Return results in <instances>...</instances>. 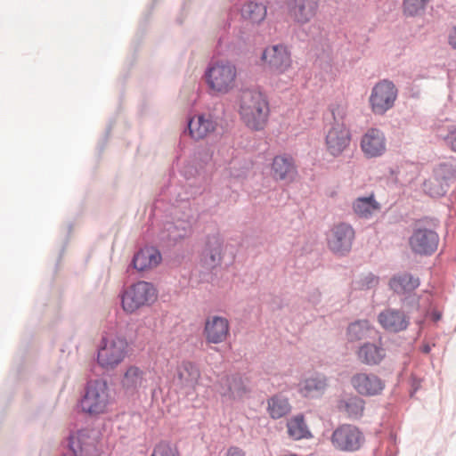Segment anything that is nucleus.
<instances>
[{
  "mask_svg": "<svg viewBox=\"0 0 456 456\" xmlns=\"http://www.w3.org/2000/svg\"><path fill=\"white\" fill-rule=\"evenodd\" d=\"M239 112L247 126L254 130L263 128L269 114V106L264 94L256 88H246L239 96Z\"/></svg>",
  "mask_w": 456,
  "mask_h": 456,
  "instance_id": "f257e3e1",
  "label": "nucleus"
},
{
  "mask_svg": "<svg viewBox=\"0 0 456 456\" xmlns=\"http://www.w3.org/2000/svg\"><path fill=\"white\" fill-rule=\"evenodd\" d=\"M204 77L209 89L226 94L236 86L237 68L232 61H216L208 66Z\"/></svg>",
  "mask_w": 456,
  "mask_h": 456,
  "instance_id": "f03ea898",
  "label": "nucleus"
},
{
  "mask_svg": "<svg viewBox=\"0 0 456 456\" xmlns=\"http://www.w3.org/2000/svg\"><path fill=\"white\" fill-rule=\"evenodd\" d=\"M142 255V247L139 246L130 265L126 268L127 280L132 284L123 291L121 305L123 310L127 314H134L142 307V281H134L136 273H142V262H139V257Z\"/></svg>",
  "mask_w": 456,
  "mask_h": 456,
  "instance_id": "7ed1b4c3",
  "label": "nucleus"
},
{
  "mask_svg": "<svg viewBox=\"0 0 456 456\" xmlns=\"http://www.w3.org/2000/svg\"><path fill=\"white\" fill-rule=\"evenodd\" d=\"M110 394L105 380L95 379L87 382L85 395L79 401L82 411L90 416L103 413L110 403Z\"/></svg>",
  "mask_w": 456,
  "mask_h": 456,
  "instance_id": "20e7f679",
  "label": "nucleus"
},
{
  "mask_svg": "<svg viewBox=\"0 0 456 456\" xmlns=\"http://www.w3.org/2000/svg\"><path fill=\"white\" fill-rule=\"evenodd\" d=\"M263 68L272 74L281 75L287 72L291 65V53L282 44L265 47L260 57Z\"/></svg>",
  "mask_w": 456,
  "mask_h": 456,
  "instance_id": "39448f33",
  "label": "nucleus"
},
{
  "mask_svg": "<svg viewBox=\"0 0 456 456\" xmlns=\"http://www.w3.org/2000/svg\"><path fill=\"white\" fill-rule=\"evenodd\" d=\"M103 344L98 350L97 362L106 370H111L119 364L126 354L127 341L121 337H116L110 344L102 338Z\"/></svg>",
  "mask_w": 456,
  "mask_h": 456,
  "instance_id": "423d86ee",
  "label": "nucleus"
},
{
  "mask_svg": "<svg viewBox=\"0 0 456 456\" xmlns=\"http://www.w3.org/2000/svg\"><path fill=\"white\" fill-rule=\"evenodd\" d=\"M395 85L387 79L381 80L372 88L370 102L374 113L382 115L390 110L397 98Z\"/></svg>",
  "mask_w": 456,
  "mask_h": 456,
  "instance_id": "0eeeda50",
  "label": "nucleus"
},
{
  "mask_svg": "<svg viewBox=\"0 0 456 456\" xmlns=\"http://www.w3.org/2000/svg\"><path fill=\"white\" fill-rule=\"evenodd\" d=\"M67 447L68 451L62 456H98L95 442L90 437V430L87 428L70 433Z\"/></svg>",
  "mask_w": 456,
  "mask_h": 456,
  "instance_id": "6e6552de",
  "label": "nucleus"
},
{
  "mask_svg": "<svg viewBox=\"0 0 456 456\" xmlns=\"http://www.w3.org/2000/svg\"><path fill=\"white\" fill-rule=\"evenodd\" d=\"M331 443L339 451L354 452L362 446L363 436L356 427L342 425L334 430Z\"/></svg>",
  "mask_w": 456,
  "mask_h": 456,
  "instance_id": "1a4fd4ad",
  "label": "nucleus"
},
{
  "mask_svg": "<svg viewBox=\"0 0 456 456\" xmlns=\"http://www.w3.org/2000/svg\"><path fill=\"white\" fill-rule=\"evenodd\" d=\"M354 239V231L352 226L341 223L330 229L327 236V243L332 252L345 255L350 251Z\"/></svg>",
  "mask_w": 456,
  "mask_h": 456,
  "instance_id": "9d476101",
  "label": "nucleus"
},
{
  "mask_svg": "<svg viewBox=\"0 0 456 456\" xmlns=\"http://www.w3.org/2000/svg\"><path fill=\"white\" fill-rule=\"evenodd\" d=\"M221 117L211 112L203 113L189 119L187 130L194 140H200L216 130Z\"/></svg>",
  "mask_w": 456,
  "mask_h": 456,
  "instance_id": "9b49d317",
  "label": "nucleus"
},
{
  "mask_svg": "<svg viewBox=\"0 0 456 456\" xmlns=\"http://www.w3.org/2000/svg\"><path fill=\"white\" fill-rule=\"evenodd\" d=\"M353 387L362 395L374 396L379 395L384 387V381L373 373L360 372L351 379Z\"/></svg>",
  "mask_w": 456,
  "mask_h": 456,
  "instance_id": "f8f14e48",
  "label": "nucleus"
},
{
  "mask_svg": "<svg viewBox=\"0 0 456 456\" xmlns=\"http://www.w3.org/2000/svg\"><path fill=\"white\" fill-rule=\"evenodd\" d=\"M230 325L226 318L221 316H209L204 327V336L208 343L219 344L226 340L229 336Z\"/></svg>",
  "mask_w": 456,
  "mask_h": 456,
  "instance_id": "ddd939ff",
  "label": "nucleus"
},
{
  "mask_svg": "<svg viewBox=\"0 0 456 456\" xmlns=\"http://www.w3.org/2000/svg\"><path fill=\"white\" fill-rule=\"evenodd\" d=\"M438 245L437 234L428 229L416 230L410 238V246L411 249L420 255H428L433 253Z\"/></svg>",
  "mask_w": 456,
  "mask_h": 456,
  "instance_id": "4468645a",
  "label": "nucleus"
},
{
  "mask_svg": "<svg viewBox=\"0 0 456 456\" xmlns=\"http://www.w3.org/2000/svg\"><path fill=\"white\" fill-rule=\"evenodd\" d=\"M224 240L219 233L207 236L202 250V260L209 267L219 265L223 259Z\"/></svg>",
  "mask_w": 456,
  "mask_h": 456,
  "instance_id": "2eb2a0df",
  "label": "nucleus"
},
{
  "mask_svg": "<svg viewBox=\"0 0 456 456\" xmlns=\"http://www.w3.org/2000/svg\"><path fill=\"white\" fill-rule=\"evenodd\" d=\"M319 0H290L289 11L295 22L305 24L316 14Z\"/></svg>",
  "mask_w": 456,
  "mask_h": 456,
  "instance_id": "dca6fc26",
  "label": "nucleus"
},
{
  "mask_svg": "<svg viewBox=\"0 0 456 456\" xmlns=\"http://www.w3.org/2000/svg\"><path fill=\"white\" fill-rule=\"evenodd\" d=\"M331 115L334 119V124L328 131L325 142H346L350 141V133L342 122L345 115L344 109L340 106L332 107Z\"/></svg>",
  "mask_w": 456,
  "mask_h": 456,
  "instance_id": "f3484780",
  "label": "nucleus"
},
{
  "mask_svg": "<svg viewBox=\"0 0 456 456\" xmlns=\"http://www.w3.org/2000/svg\"><path fill=\"white\" fill-rule=\"evenodd\" d=\"M238 11L241 19L252 25H258L263 22L267 14L266 5L254 0H245L240 3Z\"/></svg>",
  "mask_w": 456,
  "mask_h": 456,
  "instance_id": "a211bd4d",
  "label": "nucleus"
},
{
  "mask_svg": "<svg viewBox=\"0 0 456 456\" xmlns=\"http://www.w3.org/2000/svg\"><path fill=\"white\" fill-rule=\"evenodd\" d=\"M378 321L383 329L389 332L404 330L409 324L405 314L394 309H386L379 314Z\"/></svg>",
  "mask_w": 456,
  "mask_h": 456,
  "instance_id": "6ab92c4d",
  "label": "nucleus"
},
{
  "mask_svg": "<svg viewBox=\"0 0 456 456\" xmlns=\"http://www.w3.org/2000/svg\"><path fill=\"white\" fill-rule=\"evenodd\" d=\"M200 379V370L191 362H183L177 368L176 380L181 387L194 389Z\"/></svg>",
  "mask_w": 456,
  "mask_h": 456,
  "instance_id": "aec40b11",
  "label": "nucleus"
},
{
  "mask_svg": "<svg viewBox=\"0 0 456 456\" xmlns=\"http://www.w3.org/2000/svg\"><path fill=\"white\" fill-rule=\"evenodd\" d=\"M297 169L292 158L285 155L276 156L272 164V175L275 180H294Z\"/></svg>",
  "mask_w": 456,
  "mask_h": 456,
  "instance_id": "412c9836",
  "label": "nucleus"
},
{
  "mask_svg": "<svg viewBox=\"0 0 456 456\" xmlns=\"http://www.w3.org/2000/svg\"><path fill=\"white\" fill-rule=\"evenodd\" d=\"M327 386L326 379L315 375L302 380L298 384V392L304 397H315L322 394Z\"/></svg>",
  "mask_w": 456,
  "mask_h": 456,
  "instance_id": "4be33fe9",
  "label": "nucleus"
},
{
  "mask_svg": "<svg viewBox=\"0 0 456 456\" xmlns=\"http://www.w3.org/2000/svg\"><path fill=\"white\" fill-rule=\"evenodd\" d=\"M357 355L362 362L368 365H375L384 359L386 353L381 346L366 343L359 348Z\"/></svg>",
  "mask_w": 456,
  "mask_h": 456,
  "instance_id": "5701e85b",
  "label": "nucleus"
},
{
  "mask_svg": "<svg viewBox=\"0 0 456 456\" xmlns=\"http://www.w3.org/2000/svg\"><path fill=\"white\" fill-rule=\"evenodd\" d=\"M291 411L290 403L284 395L278 394L267 400V412L273 419H278L288 415Z\"/></svg>",
  "mask_w": 456,
  "mask_h": 456,
  "instance_id": "b1692460",
  "label": "nucleus"
},
{
  "mask_svg": "<svg viewBox=\"0 0 456 456\" xmlns=\"http://www.w3.org/2000/svg\"><path fill=\"white\" fill-rule=\"evenodd\" d=\"M419 285L418 278L411 274L403 273L393 277L389 281V286L396 294L404 295L412 292Z\"/></svg>",
  "mask_w": 456,
  "mask_h": 456,
  "instance_id": "393cba45",
  "label": "nucleus"
},
{
  "mask_svg": "<svg viewBox=\"0 0 456 456\" xmlns=\"http://www.w3.org/2000/svg\"><path fill=\"white\" fill-rule=\"evenodd\" d=\"M353 208L359 216L368 218L380 209V205L375 200L374 196L370 195V197L356 199L353 204Z\"/></svg>",
  "mask_w": 456,
  "mask_h": 456,
  "instance_id": "a878e982",
  "label": "nucleus"
},
{
  "mask_svg": "<svg viewBox=\"0 0 456 456\" xmlns=\"http://www.w3.org/2000/svg\"><path fill=\"white\" fill-rule=\"evenodd\" d=\"M338 408L349 418L357 419L362 415L364 410V402L358 396H350L341 400Z\"/></svg>",
  "mask_w": 456,
  "mask_h": 456,
  "instance_id": "bb28decb",
  "label": "nucleus"
},
{
  "mask_svg": "<svg viewBox=\"0 0 456 456\" xmlns=\"http://www.w3.org/2000/svg\"><path fill=\"white\" fill-rule=\"evenodd\" d=\"M375 330L367 321H358L349 325L347 337L350 341H358L370 336Z\"/></svg>",
  "mask_w": 456,
  "mask_h": 456,
  "instance_id": "cd10ccee",
  "label": "nucleus"
},
{
  "mask_svg": "<svg viewBox=\"0 0 456 456\" xmlns=\"http://www.w3.org/2000/svg\"><path fill=\"white\" fill-rule=\"evenodd\" d=\"M289 436L294 440L306 438L310 432L305 423L303 416H296L287 423Z\"/></svg>",
  "mask_w": 456,
  "mask_h": 456,
  "instance_id": "c85d7f7f",
  "label": "nucleus"
},
{
  "mask_svg": "<svg viewBox=\"0 0 456 456\" xmlns=\"http://www.w3.org/2000/svg\"><path fill=\"white\" fill-rule=\"evenodd\" d=\"M142 380V371L134 366L129 367L122 379V385L126 390L134 389L141 384Z\"/></svg>",
  "mask_w": 456,
  "mask_h": 456,
  "instance_id": "c756f323",
  "label": "nucleus"
},
{
  "mask_svg": "<svg viewBox=\"0 0 456 456\" xmlns=\"http://www.w3.org/2000/svg\"><path fill=\"white\" fill-rule=\"evenodd\" d=\"M428 0H403V13L406 16H418L421 14L427 4Z\"/></svg>",
  "mask_w": 456,
  "mask_h": 456,
  "instance_id": "7c9ffc66",
  "label": "nucleus"
},
{
  "mask_svg": "<svg viewBox=\"0 0 456 456\" xmlns=\"http://www.w3.org/2000/svg\"><path fill=\"white\" fill-rule=\"evenodd\" d=\"M162 261L159 250L151 247L144 248V270L157 267Z\"/></svg>",
  "mask_w": 456,
  "mask_h": 456,
  "instance_id": "2f4dec72",
  "label": "nucleus"
},
{
  "mask_svg": "<svg viewBox=\"0 0 456 456\" xmlns=\"http://www.w3.org/2000/svg\"><path fill=\"white\" fill-rule=\"evenodd\" d=\"M151 456H180V452L175 444L160 442L155 446Z\"/></svg>",
  "mask_w": 456,
  "mask_h": 456,
  "instance_id": "473e14b6",
  "label": "nucleus"
},
{
  "mask_svg": "<svg viewBox=\"0 0 456 456\" xmlns=\"http://www.w3.org/2000/svg\"><path fill=\"white\" fill-rule=\"evenodd\" d=\"M437 135L446 142H456V124H450L440 127Z\"/></svg>",
  "mask_w": 456,
  "mask_h": 456,
  "instance_id": "72a5a7b5",
  "label": "nucleus"
},
{
  "mask_svg": "<svg viewBox=\"0 0 456 456\" xmlns=\"http://www.w3.org/2000/svg\"><path fill=\"white\" fill-rule=\"evenodd\" d=\"M361 147L367 158L379 157L386 151L384 144H361Z\"/></svg>",
  "mask_w": 456,
  "mask_h": 456,
  "instance_id": "f704fd0d",
  "label": "nucleus"
},
{
  "mask_svg": "<svg viewBox=\"0 0 456 456\" xmlns=\"http://www.w3.org/2000/svg\"><path fill=\"white\" fill-rule=\"evenodd\" d=\"M384 141L385 135L380 130L370 128L364 134L361 142H384Z\"/></svg>",
  "mask_w": 456,
  "mask_h": 456,
  "instance_id": "c9c22d12",
  "label": "nucleus"
},
{
  "mask_svg": "<svg viewBox=\"0 0 456 456\" xmlns=\"http://www.w3.org/2000/svg\"><path fill=\"white\" fill-rule=\"evenodd\" d=\"M158 299L156 288L148 282H144V305H151Z\"/></svg>",
  "mask_w": 456,
  "mask_h": 456,
  "instance_id": "e433bc0d",
  "label": "nucleus"
},
{
  "mask_svg": "<svg viewBox=\"0 0 456 456\" xmlns=\"http://www.w3.org/2000/svg\"><path fill=\"white\" fill-rule=\"evenodd\" d=\"M224 456H246V452L238 446H231L227 449Z\"/></svg>",
  "mask_w": 456,
  "mask_h": 456,
  "instance_id": "4c0bfd02",
  "label": "nucleus"
},
{
  "mask_svg": "<svg viewBox=\"0 0 456 456\" xmlns=\"http://www.w3.org/2000/svg\"><path fill=\"white\" fill-rule=\"evenodd\" d=\"M448 43L453 49L456 50V25L452 28L448 36Z\"/></svg>",
  "mask_w": 456,
  "mask_h": 456,
  "instance_id": "58836bf2",
  "label": "nucleus"
},
{
  "mask_svg": "<svg viewBox=\"0 0 456 456\" xmlns=\"http://www.w3.org/2000/svg\"><path fill=\"white\" fill-rule=\"evenodd\" d=\"M343 144H329L328 151L330 154L336 155L343 151Z\"/></svg>",
  "mask_w": 456,
  "mask_h": 456,
  "instance_id": "ea45409f",
  "label": "nucleus"
},
{
  "mask_svg": "<svg viewBox=\"0 0 456 456\" xmlns=\"http://www.w3.org/2000/svg\"><path fill=\"white\" fill-rule=\"evenodd\" d=\"M225 382L229 385H231V383H235L236 382V379H230V378H226L225 379Z\"/></svg>",
  "mask_w": 456,
  "mask_h": 456,
  "instance_id": "a19ab883",
  "label": "nucleus"
},
{
  "mask_svg": "<svg viewBox=\"0 0 456 456\" xmlns=\"http://www.w3.org/2000/svg\"><path fill=\"white\" fill-rule=\"evenodd\" d=\"M236 36H237L240 39H244L243 33L241 32V30H240V29H239L238 33H236Z\"/></svg>",
  "mask_w": 456,
  "mask_h": 456,
  "instance_id": "79ce46f5",
  "label": "nucleus"
},
{
  "mask_svg": "<svg viewBox=\"0 0 456 456\" xmlns=\"http://www.w3.org/2000/svg\"><path fill=\"white\" fill-rule=\"evenodd\" d=\"M229 390H230L231 396L235 397V392L232 390V388L231 387H229Z\"/></svg>",
  "mask_w": 456,
  "mask_h": 456,
  "instance_id": "37998d69",
  "label": "nucleus"
},
{
  "mask_svg": "<svg viewBox=\"0 0 456 456\" xmlns=\"http://www.w3.org/2000/svg\"><path fill=\"white\" fill-rule=\"evenodd\" d=\"M452 150L456 152V144H451Z\"/></svg>",
  "mask_w": 456,
  "mask_h": 456,
  "instance_id": "c03bdc74",
  "label": "nucleus"
}]
</instances>
